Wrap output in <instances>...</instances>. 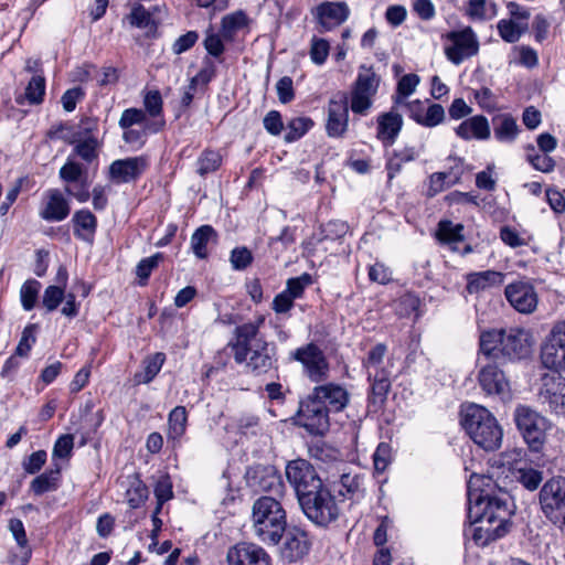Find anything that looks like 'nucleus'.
<instances>
[{"mask_svg": "<svg viewBox=\"0 0 565 565\" xmlns=\"http://www.w3.org/2000/svg\"><path fill=\"white\" fill-rule=\"evenodd\" d=\"M480 476L472 475L468 481V519L475 525L472 540L479 546L504 536L510 526L511 510L508 498L476 492Z\"/></svg>", "mask_w": 565, "mask_h": 565, "instance_id": "f257e3e1", "label": "nucleus"}, {"mask_svg": "<svg viewBox=\"0 0 565 565\" xmlns=\"http://www.w3.org/2000/svg\"><path fill=\"white\" fill-rule=\"evenodd\" d=\"M532 339L522 328L491 329L481 332L479 354L486 360L514 362L531 353Z\"/></svg>", "mask_w": 565, "mask_h": 565, "instance_id": "f03ea898", "label": "nucleus"}, {"mask_svg": "<svg viewBox=\"0 0 565 565\" xmlns=\"http://www.w3.org/2000/svg\"><path fill=\"white\" fill-rule=\"evenodd\" d=\"M287 525V512L278 498L262 495L254 501L252 527L260 542L269 546L278 545Z\"/></svg>", "mask_w": 565, "mask_h": 565, "instance_id": "7ed1b4c3", "label": "nucleus"}, {"mask_svg": "<svg viewBox=\"0 0 565 565\" xmlns=\"http://www.w3.org/2000/svg\"><path fill=\"white\" fill-rule=\"evenodd\" d=\"M461 425L472 441L486 451L501 447L503 430L497 418L483 406L470 404L461 412Z\"/></svg>", "mask_w": 565, "mask_h": 565, "instance_id": "20e7f679", "label": "nucleus"}, {"mask_svg": "<svg viewBox=\"0 0 565 565\" xmlns=\"http://www.w3.org/2000/svg\"><path fill=\"white\" fill-rule=\"evenodd\" d=\"M298 502L303 514L319 526H328L341 515L340 502L324 483Z\"/></svg>", "mask_w": 565, "mask_h": 565, "instance_id": "39448f33", "label": "nucleus"}, {"mask_svg": "<svg viewBox=\"0 0 565 565\" xmlns=\"http://www.w3.org/2000/svg\"><path fill=\"white\" fill-rule=\"evenodd\" d=\"M518 430L522 435L529 449L539 452L546 441V433L551 427L550 422L525 405H519L513 414Z\"/></svg>", "mask_w": 565, "mask_h": 565, "instance_id": "423d86ee", "label": "nucleus"}, {"mask_svg": "<svg viewBox=\"0 0 565 565\" xmlns=\"http://www.w3.org/2000/svg\"><path fill=\"white\" fill-rule=\"evenodd\" d=\"M540 504L545 518L565 527V478H552L540 490Z\"/></svg>", "mask_w": 565, "mask_h": 565, "instance_id": "0eeeda50", "label": "nucleus"}, {"mask_svg": "<svg viewBox=\"0 0 565 565\" xmlns=\"http://www.w3.org/2000/svg\"><path fill=\"white\" fill-rule=\"evenodd\" d=\"M330 412L310 393L299 402L296 423L310 435L323 436L330 428Z\"/></svg>", "mask_w": 565, "mask_h": 565, "instance_id": "6e6552de", "label": "nucleus"}, {"mask_svg": "<svg viewBox=\"0 0 565 565\" xmlns=\"http://www.w3.org/2000/svg\"><path fill=\"white\" fill-rule=\"evenodd\" d=\"M290 359L302 365L303 373L313 383L328 380L330 364L323 351L313 342H309L290 352Z\"/></svg>", "mask_w": 565, "mask_h": 565, "instance_id": "1a4fd4ad", "label": "nucleus"}, {"mask_svg": "<svg viewBox=\"0 0 565 565\" xmlns=\"http://www.w3.org/2000/svg\"><path fill=\"white\" fill-rule=\"evenodd\" d=\"M285 473L298 501L323 483L316 468L306 459L290 460Z\"/></svg>", "mask_w": 565, "mask_h": 565, "instance_id": "9d476101", "label": "nucleus"}, {"mask_svg": "<svg viewBox=\"0 0 565 565\" xmlns=\"http://www.w3.org/2000/svg\"><path fill=\"white\" fill-rule=\"evenodd\" d=\"M541 362L556 373L565 371V320L556 322L541 347Z\"/></svg>", "mask_w": 565, "mask_h": 565, "instance_id": "9b49d317", "label": "nucleus"}, {"mask_svg": "<svg viewBox=\"0 0 565 565\" xmlns=\"http://www.w3.org/2000/svg\"><path fill=\"white\" fill-rule=\"evenodd\" d=\"M60 179L65 183L64 191L73 196L79 203H85L90 198L89 183L87 180L86 168L68 157L66 162L60 168Z\"/></svg>", "mask_w": 565, "mask_h": 565, "instance_id": "f8f14e48", "label": "nucleus"}, {"mask_svg": "<svg viewBox=\"0 0 565 565\" xmlns=\"http://www.w3.org/2000/svg\"><path fill=\"white\" fill-rule=\"evenodd\" d=\"M537 397L550 412L565 417V377L559 373L544 374L541 377Z\"/></svg>", "mask_w": 565, "mask_h": 565, "instance_id": "ddd939ff", "label": "nucleus"}, {"mask_svg": "<svg viewBox=\"0 0 565 565\" xmlns=\"http://www.w3.org/2000/svg\"><path fill=\"white\" fill-rule=\"evenodd\" d=\"M319 33L333 31L350 17L351 10L345 1H322L311 9Z\"/></svg>", "mask_w": 565, "mask_h": 565, "instance_id": "4468645a", "label": "nucleus"}, {"mask_svg": "<svg viewBox=\"0 0 565 565\" xmlns=\"http://www.w3.org/2000/svg\"><path fill=\"white\" fill-rule=\"evenodd\" d=\"M500 361L488 360L481 364L478 372V383L481 390L490 396H498L504 401L510 397V383L504 372L499 367Z\"/></svg>", "mask_w": 565, "mask_h": 565, "instance_id": "2eb2a0df", "label": "nucleus"}, {"mask_svg": "<svg viewBox=\"0 0 565 565\" xmlns=\"http://www.w3.org/2000/svg\"><path fill=\"white\" fill-rule=\"evenodd\" d=\"M279 543H281L279 546V555L288 563L302 559L311 547L307 531L297 525H287Z\"/></svg>", "mask_w": 565, "mask_h": 565, "instance_id": "dca6fc26", "label": "nucleus"}, {"mask_svg": "<svg viewBox=\"0 0 565 565\" xmlns=\"http://www.w3.org/2000/svg\"><path fill=\"white\" fill-rule=\"evenodd\" d=\"M504 296L513 309L523 315H530L537 308L539 296L529 280H516L504 289Z\"/></svg>", "mask_w": 565, "mask_h": 565, "instance_id": "f3484780", "label": "nucleus"}, {"mask_svg": "<svg viewBox=\"0 0 565 565\" xmlns=\"http://www.w3.org/2000/svg\"><path fill=\"white\" fill-rule=\"evenodd\" d=\"M448 39L452 42V45L446 47L445 54L456 65L476 55L479 51V42L471 28L452 31L448 34Z\"/></svg>", "mask_w": 565, "mask_h": 565, "instance_id": "a211bd4d", "label": "nucleus"}, {"mask_svg": "<svg viewBox=\"0 0 565 565\" xmlns=\"http://www.w3.org/2000/svg\"><path fill=\"white\" fill-rule=\"evenodd\" d=\"M228 565H271L267 551L253 542H239L228 548Z\"/></svg>", "mask_w": 565, "mask_h": 565, "instance_id": "6ab92c4d", "label": "nucleus"}, {"mask_svg": "<svg viewBox=\"0 0 565 565\" xmlns=\"http://www.w3.org/2000/svg\"><path fill=\"white\" fill-rule=\"evenodd\" d=\"M71 213V204L65 194L56 188L47 189L42 195L39 216L46 222H62Z\"/></svg>", "mask_w": 565, "mask_h": 565, "instance_id": "aec40b11", "label": "nucleus"}, {"mask_svg": "<svg viewBox=\"0 0 565 565\" xmlns=\"http://www.w3.org/2000/svg\"><path fill=\"white\" fill-rule=\"evenodd\" d=\"M264 323V318L259 317L255 322H246L235 328L236 340L228 343V348L233 352L234 360L237 364H243L250 349L254 348L253 341L257 342L259 328Z\"/></svg>", "mask_w": 565, "mask_h": 565, "instance_id": "412c9836", "label": "nucleus"}, {"mask_svg": "<svg viewBox=\"0 0 565 565\" xmlns=\"http://www.w3.org/2000/svg\"><path fill=\"white\" fill-rule=\"evenodd\" d=\"M326 132L330 138H342L349 128V104L345 94L331 98L327 107Z\"/></svg>", "mask_w": 565, "mask_h": 565, "instance_id": "4be33fe9", "label": "nucleus"}, {"mask_svg": "<svg viewBox=\"0 0 565 565\" xmlns=\"http://www.w3.org/2000/svg\"><path fill=\"white\" fill-rule=\"evenodd\" d=\"M148 159L143 156L117 159L111 162L108 175L117 184L134 182L148 168Z\"/></svg>", "mask_w": 565, "mask_h": 565, "instance_id": "5701e85b", "label": "nucleus"}, {"mask_svg": "<svg viewBox=\"0 0 565 565\" xmlns=\"http://www.w3.org/2000/svg\"><path fill=\"white\" fill-rule=\"evenodd\" d=\"M310 394L318 399L331 413L342 412L350 402V394L348 390L339 383H324L315 386Z\"/></svg>", "mask_w": 565, "mask_h": 565, "instance_id": "b1692460", "label": "nucleus"}, {"mask_svg": "<svg viewBox=\"0 0 565 565\" xmlns=\"http://www.w3.org/2000/svg\"><path fill=\"white\" fill-rule=\"evenodd\" d=\"M248 372L254 375L266 374L276 363V349L265 339L259 338L254 348L250 349L246 361L244 362Z\"/></svg>", "mask_w": 565, "mask_h": 565, "instance_id": "393cba45", "label": "nucleus"}, {"mask_svg": "<svg viewBox=\"0 0 565 565\" xmlns=\"http://www.w3.org/2000/svg\"><path fill=\"white\" fill-rule=\"evenodd\" d=\"M250 484L276 498L284 497L285 494V484L281 476L273 466L256 467L250 476Z\"/></svg>", "mask_w": 565, "mask_h": 565, "instance_id": "a878e982", "label": "nucleus"}, {"mask_svg": "<svg viewBox=\"0 0 565 565\" xmlns=\"http://www.w3.org/2000/svg\"><path fill=\"white\" fill-rule=\"evenodd\" d=\"M466 280L467 292L473 295L502 285L504 280V274L491 269L484 271H475L467 274Z\"/></svg>", "mask_w": 565, "mask_h": 565, "instance_id": "bb28decb", "label": "nucleus"}, {"mask_svg": "<svg viewBox=\"0 0 565 565\" xmlns=\"http://www.w3.org/2000/svg\"><path fill=\"white\" fill-rule=\"evenodd\" d=\"M369 380H372V384L367 401L377 409L383 406L391 390L390 372L385 369L376 370L374 373L369 372Z\"/></svg>", "mask_w": 565, "mask_h": 565, "instance_id": "cd10ccee", "label": "nucleus"}, {"mask_svg": "<svg viewBox=\"0 0 565 565\" xmlns=\"http://www.w3.org/2000/svg\"><path fill=\"white\" fill-rule=\"evenodd\" d=\"M455 132L463 140H486L490 137V126L484 116L477 115L463 120L455 128Z\"/></svg>", "mask_w": 565, "mask_h": 565, "instance_id": "c85d7f7f", "label": "nucleus"}, {"mask_svg": "<svg viewBox=\"0 0 565 565\" xmlns=\"http://www.w3.org/2000/svg\"><path fill=\"white\" fill-rule=\"evenodd\" d=\"M338 493L343 498L340 502L349 500L351 501L350 505L359 502L365 494L364 477L362 475L351 472L341 475Z\"/></svg>", "mask_w": 565, "mask_h": 565, "instance_id": "c756f323", "label": "nucleus"}, {"mask_svg": "<svg viewBox=\"0 0 565 565\" xmlns=\"http://www.w3.org/2000/svg\"><path fill=\"white\" fill-rule=\"evenodd\" d=\"M74 236L86 243H93L97 230V218L87 209L76 211L72 217Z\"/></svg>", "mask_w": 565, "mask_h": 565, "instance_id": "7c9ffc66", "label": "nucleus"}, {"mask_svg": "<svg viewBox=\"0 0 565 565\" xmlns=\"http://www.w3.org/2000/svg\"><path fill=\"white\" fill-rule=\"evenodd\" d=\"M402 127V115L392 108L377 118V138L392 145L401 132Z\"/></svg>", "mask_w": 565, "mask_h": 565, "instance_id": "2f4dec72", "label": "nucleus"}, {"mask_svg": "<svg viewBox=\"0 0 565 565\" xmlns=\"http://www.w3.org/2000/svg\"><path fill=\"white\" fill-rule=\"evenodd\" d=\"M217 242V233L211 225H202L191 236V248L200 259L207 258L209 243Z\"/></svg>", "mask_w": 565, "mask_h": 565, "instance_id": "473e14b6", "label": "nucleus"}, {"mask_svg": "<svg viewBox=\"0 0 565 565\" xmlns=\"http://www.w3.org/2000/svg\"><path fill=\"white\" fill-rule=\"evenodd\" d=\"M61 483V469L56 466L55 469L46 470L40 476L35 477L30 483V490L35 495H42L46 492L56 491Z\"/></svg>", "mask_w": 565, "mask_h": 565, "instance_id": "72a5a7b5", "label": "nucleus"}, {"mask_svg": "<svg viewBox=\"0 0 565 565\" xmlns=\"http://www.w3.org/2000/svg\"><path fill=\"white\" fill-rule=\"evenodd\" d=\"M493 126L494 137L500 142H513L520 132L516 120L509 114L495 117Z\"/></svg>", "mask_w": 565, "mask_h": 565, "instance_id": "f704fd0d", "label": "nucleus"}, {"mask_svg": "<svg viewBox=\"0 0 565 565\" xmlns=\"http://www.w3.org/2000/svg\"><path fill=\"white\" fill-rule=\"evenodd\" d=\"M164 361H166V354L162 352H157L154 354L148 355L142 361V371L139 373H136L135 381L138 384L150 383L160 372Z\"/></svg>", "mask_w": 565, "mask_h": 565, "instance_id": "c9c22d12", "label": "nucleus"}, {"mask_svg": "<svg viewBox=\"0 0 565 565\" xmlns=\"http://www.w3.org/2000/svg\"><path fill=\"white\" fill-rule=\"evenodd\" d=\"M249 19L247 14L242 11H235L226 14L222 19L221 34L224 40L232 41L236 33L248 25Z\"/></svg>", "mask_w": 565, "mask_h": 565, "instance_id": "e433bc0d", "label": "nucleus"}, {"mask_svg": "<svg viewBox=\"0 0 565 565\" xmlns=\"http://www.w3.org/2000/svg\"><path fill=\"white\" fill-rule=\"evenodd\" d=\"M188 424V413L184 406L174 407L168 416V437L171 439H180Z\"/></svg>", "mask_w": 565, "mask_h": 565, "instance_id": "4c0bfd02", "label": "nucleus"}, {"mask_svg": "<svg viewBox=\"0 0 565 565\" xmlns=\"http://www.w3.org/2000/svg\"><path fill=\"white\" fill-rule=\"evenodd\" d=\"M45 95V78L42 75H34L30 79L24 96H19L15 102L19 105L23 104L26 99L31 105H39L43 102Z\"/></svg>", "mask_w": 565, "mask_h": 565, "instance_id": "58836bf2", "label": "nucleus"}, {"mask_svg": "<svg viewBox=\"0 0 565 565\" xmlns=\"http://www.w3.org/2000/svg\"><path fill=\"white\" fill-rule=\"evenodd\" d=\"M222 154L220 151L206 148L204 149L196 160V172L201 177L215 172L222 164Z\"/></svg>", "mask_w": 565, "mask_h": 565, "instance_id": "ea45409f", "label": "nucleus"}, {"mask_svg": "<svg viewBox=\"0 0 565 565\" xmlns=\"http://www.w3.org/2000/svg\"><path fill=\"white\" fill-rule=\"evenodd\" d=\"M463 225L454 224L449 220H441L438 223L436 237L443 244H451L463 241Z\"/></svg>", "mask_w": 565, "mask_h": 565, "instance_id": "a19ab883", "label": "nucleus"}, {"mask_svg": "<svg viewBox=\"0 0 565 565\" xmlns=\"http://www.w3.org/2000/svg\"><path fill=\"white\" fill-rule=\"evenodd\" d=\"M376 94L371 92L358 88L352 85L351 89V98H350V109L353 114L356 115H366L369 109L372 107L373 97Z\"/></svg>", "mask_w": 565, "mask_h": 565, "instance_id": "79ce46f5", "label": "nucleus"}, {"mask_svg": "<svg viewBox=\"0 0 565 565\" xmlns=\"http://www.w3.org/2000/svg\"><path fill=\"white\" fill-rule=\"evenodd\" d=\"M148 495L147 486L138 477L130 480L129 487L126 490V500L131 509H138L143 505Z\"/></svg>", "mask_w": 565, "mask_h": 565, "instance_id": "37998d69", "label": "nucleus"}, {"mask_svg": "<svg viewBox=\"0 0 565 565\" xmlns=\"http://www.w3.org/2000/svg\"><path fill=\"white\" fill-rule=\"evenodd\" d=\"M498 32L503 41L515 43L527 30V23H519L513 20H500L497 25Z\"/></svg>", "mask_w": 565, "mask_h": 565, "instance_id": "c03bdc74", "label": "nucleus"}, {"mask_svg": "<svg viewBox=\"0 0 565 565\" xmlns=\"http://www.w3.org/2000/svg\"><path fill=\"white\" fill-rule=\"evenodd\" d=\"M381 77L372 67L361 65L353 86L376 94L380 87Z\"/></svg>", "mask_w": 565, "mask_h": 565, "instance_id": "a18cd8bd", "label": "nucleus"}, {"mask_svg": "<svg viewBox=\"0 0 565 565\" xmlns=\"http://www.w3.org/2000/svg\"><path fill=\"white\" fill-rule=\"evenodd\" d=\"M295 242L296 227L285 226L279 235L269 237L268 247L276 253L277 258L279 253L287 250Z\"/></svg>", "mask_w": 565, "mask_h": 565, "instance_id": "49530a36", "label": "nucleus"}, {"mask_svg": "<svg viewBox=\"0 0 565 565\" xmlns=\"http://www.w3.org/2000/svg\"><path fill=\"white\" fill-rule=\"evenodd\" d=\"M313 120L309 117H296L288 121L285 140L294 142L305 136L312 127Z\"/></svg>", "mask_w": 565, "mask_h": 565, "instance_id": "de8ad7c7", "label": "nucleus"}, {"mask_svg": "<svg viewBox=\"0 0 565 565\" xmlns=\"http://www.w3.org/2000/svg\"><path fill=\"white\" fill-rule=\"evenodd\" d=\"M467 13L477 20H490L497 14V4L488 0H469Z\"/></svg>", "mask_w": 565, "mask_h": 565, "instance_id": "09e8293b", "label": "nucleus"}, {"mask_svg": "<svg viewBox=\"0 0 565 565\" xmlns=\"http://www.w3.org/2000/svg\"><path fill=\"white\" fill-rule=\"evenodd\" d=\"M312 284V277L308 273H303L298 277L289 278L284 289L294 300L303 297L305 290Z\"/></svg>", "mask_w": 565, "mask_h": 565, "instance_id": "8fccbe9b", "label": "nucleus"}, {"mask_svg": "<svg viewBox=\"0 0 565 565\" xmlns=\"http://www.w3.org/2000/svg\"><path fill=\"white\" fill-rule=\"evenodd\" d=\"M97 147V139L95 137H88L77 142L73 151L86 163H92L98 158Z\"/></svg>", "mask_w": 565, "mask_h": 565, "instance_id": "3c124183", "label": "nucleus"}, {"mask_svg": "<svg viewBox=\"0 0 565 565\" xmlns=\"http://www.w3.org/2000/svg\"><path fill=\"white\" fill-rule=\"evenodd\" d=\"M128 18L130 24L139 29L157 26V22L152 18L150 10L145 9V7L141 4H136Z\"/></svg>", "mask_w": 565, "mask_h": 565, "instance_id": "603ef678", "label": "nucleus"}, {"mask_svg": "<svg viewBox=\"0 0 565 565\" xmlns=\"http://www.w3.org/2000/svg\"><path fill=\"white\" fill-rule=\"evenodd\" d=\"M38 328V324L31 323L23 329L21 339L15 348V355L21 358H26L29 355L32 347L36 342L35 333Z\"/></svg>", "mask_w": 565, "mask_h": 565, "instance_id": "864d4df0", "label": "nucleus"}, {"mask_svg": "<svg viewBox=\"0 0 565 565\" xmlns=\"http://www.w3.org/2000/svg\"><path fill=\"white\" fill-rule=\"evenodd\" d=\"M254 260L253 253L246 246H237L231 250L230 263L234 270H245Z\"/></svg>", "mask_w": 565, "mask_h": 565, "instance_id": "5fc2aeb1", "label": "nucleus"}, {"mask_svg": "<svg viewBox=\"0 0 565 565\" xmlns=\"http://www.w3.org/2000/svg\"><path fill=\"white\" fill-rule=\"evenodd\" d=\"M163 259L162 253H156L150 257L142 258L137 267L136 275L140 279V285H146L153 269L159 266V263Z\"/></svg>", "mask_w": 565, "mask_h": 565, "instance_id": "6e6d98bb", "label": "nucleus"}, {"mask_svg": "<svg viewBox=\"0 0 565 565\" xmlns=\"http://www.w3.org/2000/svg\"><path fill=\"white\" fill-rule=\"evenodd\" d=\"M153 492L157 500V512H161L163 504L173 497L172 482L170 477H160L156 482Z\"/></svg>", "mask_w": 565, "mask_h": 565, "instance_id": "4d7b16f0", "label": "nucleus"}, {"mask_svg": "<svg viewBox=\"0 0 565 565\" xmlns=\"http://www.w3.org/2000/svg\"><path fill=\"white\" fill-rule=\"evenodd\" d=\"M447 161L449 167L446 171H443V173H445L446 178L448 179V186H452L460 183L461 178L466 171V164L462 158L456 156H449Z\"/></svg>", "mask_w": 565, "mask_h": 565, "instance_id": "13d9d810", "label": "nucleus"}, {"mask_svg": "<svg viewBox=\"0 0 565 565\" xmlns=\"http://www.w3.org/2000/svg\"><path fill=\"white\" fill-rule=\"evenodd\" d=\"M329 51L330 44L326 39L317 36L311 39L309 55L315 64L322 65L329 56Z\"/></svg>", "mask_w": 565, "mask_h": 565, "instance_id": "bf43d9fd", "label": "nucleus"}, {"mask_svg": "<svg viewBox=\"0 0 565 565\" xmlns=\"http://www.w3.org/2000/svg\"><path fill=\"white\" fill-rule=\"evenodd\" d=\"M259 424V418L255 415L244 414L237 418H234L231 424H228V429H234L239 434H255V428Z\"/></svg>", "mask_w": 565, "mask_h": 565, "instance_id": "052dcab7", "label": "nucleus"}, {"mask_svg": "<svg viewBox=\"0 0 565 565\" xmlns=\"http://www.w3.org/2000/svg\"><path fill=\"white\" fill-rule=\"evenodd\" d=\"M149 124L147 121V115L142 109L139 108H127L122 111L121 117L119 119V127L124 130L130 128L135 125H146Z\"/></svg>", "mask_w": 565, "mask_h": 565, "instance_id": "680f3d73", "label": "nucleus"}, {"mask_svg": "<svg viewBox=\"0 0 565 565\" xmlns=\"http://www.w3.org/2000/svg\"><path fill=\"white\" fill-rule=\"evenodd\" d=\"M321 237L319 241H335L345 235L348 225L345 222L334 220L321 225Z\"/></svg>", "mask_w": 565, "mask_h": 565, "instance_id": "e2e57ef3", "label": "nucleus"}, {"mask_svg": "<svg viewBox=\"0 0 565 565\" xmlns=\"http://www.w3.org/2000/svg\"><path fill=\"white\" fill-rule=\"evenodd\" d=\"M40 282L38 280H28L21 287V302L24 310L30 311L34 308L38 299Z\"/></svg>", "mask_w": 565, "mask_h": 565, "instance_id": "0e129e2a", "label": "nucleus"}, {"mask_svg": "<svg viewBox=\"0 0 565 565\" xmlns=\"http://www.w3.org/2000/svg\"><path fill=\"white\" fill-rule=\"evenodd\" d=\"M216 75V66L211 61L205 58L203 65L198 74L191 78V88L198 87L199 85L206 86Z\"/></svg>", "mask_w": 565, "mask_h": 565, "instance_id": "69168bd1", "label": "nucleus"}, {"mask_svg": "<svg viewBox=\"0 0 565 565\" xmlns=\"http://www.w3.org/2000/svg\"><path fill=\"white\" fill-rule=\"evenodd\" d=\"M65 297L64 287L49 286L43 294L42 303L47 311L55 310Z\"/></svg>", "mask_w": 565, "mask_h": 565, "instance_id": "338daca9", "label": "nucleus"}, {"mask_svg": "<svg viewBox=\"0 0 565 565\" xmlns=\"http://www.w3.org/2000/svg\"><path fill=\"white\" fill-rule=\"evenodd\" d=\"M445 118L444 107L440 104H430L425 109L422 126L433 128L444 122Z\"/></svg>", "mask_w": 565, "mask_h": 565, "instance_id": "774afa93", "label": "nucleus"}]
</instances>
